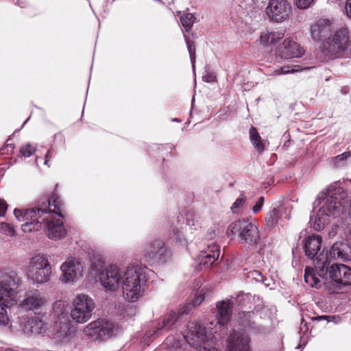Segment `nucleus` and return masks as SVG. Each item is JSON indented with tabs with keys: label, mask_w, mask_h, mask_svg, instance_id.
<instances>
[{
	"label": "nucleus",
	"mask_w": 351,
	"mask_h": 351,
	"mask_svg": "<svg viewBox=\"0 0 351 351\" xmlns=\"http://www.w3.org/2000/svg\"><path fill=\"white\" fill-rule=\"evenodd\" d=\"M62 203L60 199L53 194L51 197H43L38 202V207L25 210L15 209L14 214L20 221H24L21 229L24 232L38 231L43 223L47 237L53 240L64 237L66 231L62 219Z\"/></svg>",
	"instance_id": "obj_1"
},
{
	"label": "nucleus",
	"mask_w": 351,
	"mask_h": 351,
	"mask_svg": "<svg viewBox=\"0 0 351 351\" xmlns=\"http://www.w3.org/2000/svg\"><path fill=\"white\" fill-rule=\"evenodd\" d=\"M232 303L223 300L216 304L217 314L207 327H204L196 322H189L183 335L184 340L192 347L198 348L208 340H212L214 335L220 332L230 321L232 312Z\"/></svg>",
	"instance_id": "obj_2"
},
{
	"label": "nucleus",
	"mask_w": 351,
	"mask_h": 351,
	"mask_svg": "<svg viewBox=\"0 0 351 351\" xmlns=\"http://www.w3.org/2000/svg\"><path fill=\"white\" fill-rule=\"evenodd\" d=\"M346 193L341 187L330 186L326 192L319 194L314 207L321 206L315 217H311L310 223L314 230L319 231L330 221V218L339 217L344 208Z\"/></svg>",
	"instance_id": "obj_3"
},
{
	"label": "nucleus",
	"mask_w": 351,
	"mask_h": 351,
	"mask_svg": "<svg viewBox=\"0 0 351 351\" xmlns=\"http://www.w3.org/2000/svg\"><path fill=\"white\" fill-rule=\"evenodd\" d=\"M21 278L14 270H4L0 274V325L6 326L9 322L7 308L16 302Z\"/></svg>",
	"instance_id": "obj_4"
},
{
	"label": "nucleus",
	"mask_w": 351,
	"mask_h": 351,
	"mask_svg": "<svg viewBox=\"0 0 351 351\" xmlns=\"http://www.w3.org/2000/svg\"><path fill=\"white\" fill-rule=\"evenodd\" d=\"M145 269L138 265L128 266L123 272L121 283L123 297L128 302H136L145 291Z\"/></svg>",
	"instance_id": "obj_5"
},
{
	"label": "nucleus",
	"mask_w": 351,
	"mask_h": 351,
	"mask_svg": "<svg viewBox=\"0 0 351 351\" xmlns=\"http://www.w3.org/2000/svg\"><path fill=\"white\" fill-rule=\"evenodd\" d=\"M350 47L349 31L342 27L322 42L320 51L326 60H332L348 55Z\"/></svg>",
	"instance_id": "obj_6"
},
{
	"label": "nucleus",
	"mask_w": 351,
	"mask_h": 351,
	"mask_svg": "<svg viewBox=\"0 0 351 351\" xmlns=\"http://www.w3.org/2000/svg\"><path fill=\"white\" fill-rule=\"evenodd\" d=\"M226 234L231 239L238 234L241 243L248 247H254L261 239L258 226L250 219L237 220L231 223Z\"/></svg>",
	"instance_id": "obj_7"
},
{
	"label": "nucleus",
	"mask_w": 351,
	"mask_h": 351,
	"mask_svg": "<svg viewBox=\"0 0 351 351\" xmlns=\"http://www.w3.org/2000/svg\"><path fill=\"white\" fill-rule=\"evenodd\" d=\"M51 264L46 256L38 254L32 256L26 268V276L34 285H41L49 281L51 276Z\"/></svg>",
	"instance_id": "obj_8"
},
{
	"label": "nucleus",
	"mask_w": 351,
	"mask_h": 351,
	"mask_svg": "<svg viewBox=\"0 0 351 351\" xmlns=\"http://www.w3.org/2000/svg\"><path fill=\"white\" fill-rule=\"evenodd\" d=\"M315 267H306L304 272V281L312 288L319 289L327 283L328 267L329 260L324 250L320 252L315 259Z\"/></svg>",
	"instance_id": "obj_9"
},
{
	"label": "nucleus",
	"mask_w": 351,
	"mask_h": 351,
	"mask_svg": "<svg viewBox=\"0 0 351 351\" xmlns=\"http://www.w3.org/2000/svg\"><path fill=\"white\" fill-rule=\"evenodd\" d=\"M95 303L87 294L77 293L71 301L70 315L77 324H84L90 319Z\"/></svg>",
	"instance_id": "obj_10"
},
{
	"label": "nucleus",
	"mask_w": 351,
	"mask_h": 351,
	"mask_svg": "<svg viewBox=\"0 0 351 351\" xmlns=\"http://www.w3.org/2000/svg\"><path fill=\"white\" fill-rule=\"evenodd\" d=\"M330 279L324 284V289L328 294L337 293L340 285H351V268L343 264H333L328 267Z\"/></svg>",
	"instance_id": "obj_11"
},
{
	"label": "nucleus",
	"mask_w": 351,
	"mask_h": 351,
	"mask_svg": "<svg viewBox=\"0 0 351 351\" xmlns=\"http://www.w3.org/2000/svg\"><path fill=\"white\" fill-rule=\"evenodd\" d=\"M123 272L117 265H110L99 269L96 276L106 291H115L121 285Z\"/></svg>",
	"instance_id": "obj_12"
},
{
	"label": "nucleus",
	"mask_w": 351,
	"mask_h": 351,
	"mask_svg": "<svg viewBox=\"0 0 351 351\" xmlns=\"http://www.w3.org/2000/svg\"><path fill=\"white\" fill-rule=\"evenodd\" d=\"M201 345V347L195 348L199 351H221L215 347L207 348L206 346L208 341ZM227 351H251L250 338L249 335L243 332L233 330L227 339Z\"/></svg>",
	"instance_id": "obj_13"
},
{
	"label": "nucleus",
	"mask_w": 351,
	"mask_h": 351,
	"mask_svg": "<svg viewBox=\"0 0 351 351\" xmlns=\"http://www.w3.org/2000/svg\"><path fill=\"white\" fill-rule=\"evenodd\" d=\"M291 10L287 0H269L265 8V14L274 23H280L287 20Z\"/></svg>",
	"instance_id": "obj_14"
},
{
	"label": "nucleus",
	"mask_w": 351,
	"mask_h": 351,
	"mask_svg": "<svg viewBox=\"0 0 351 351\" xmlns=\"http://www.w3.org/2000/svg\"><path fill=\"white\" fill-rule=\"evenodd\" d=\"M60 280L63 283H73L83 276L82 264L75 258H67L60 266Z\"/></svg>",
	"instance_id": "obj_15"
},
{
	"label": "nucleus",
	"mask_w": 351,
	"mask_h": 351,
	"mask_svg": "<svg viewBox=\"0 0 351 351\" xmlns=\"http://www.w3.org/2000/svg\"><path fill=\"white\" fill-rule=\"evenodd\" d=\"M168 250L165 243L160 239L152 241L144 247V256L148 261L163 262L168 256Z\"/></svg>",
	"instance_id": "obj_16"
},
{
	"label": "nucleus",
	"mask_w": 351,
	"mask_h": 351,
	"mask_svg": "<svg viewBox=\"0 0 351 351\" xmlns=\"http://www.w3.org/2000/svg\"><path fill=\"white\" fill-rule=\"evenodd\" d=\"M48 300L38 289L25 293L24 299L20 302V307L25 311H37L42 310L47 304Z\"/></svg>",
	"instance_id": "obj_17"
},
{
	"label": "nucleus",
	"mask_w": 351,
	"mask_h": 351,
	"mask_svg": "<svg viewBox=\"0 0 351 351\" xmlns=\"http://www.w3.org/2000/svg\"><path fill=\"white\" fill-rule=\"evenodd\" d=\"M304 53L303 48L293 40L287 38L276 49V58L287 60L300 58Z\"/></svg>",
	"instance_id": "obj_18"
},
{
	"label": "nucleus",
	"mask_w": 351,
	"mask_h": 351,
	"mask_svg": "<svg viewBox=\"0 0 351 351\" xmlns=\"http://www.w3.org/2000/svg\"><path fill=\"white\" fill-rule=\"evenodd\" d=\"M333 23L326 19H319L315 21L310 27V34L312 39L319 42L327 39L332 33Z\"/></svg>",
	"instance_id": "obj_19"
},
{
	"label": "nucleus",
	"mask_w": 351,
	"mask_h": 351,
	"mask_svg": "<svg viewBox=\"0 0 351 351\" xmlns=\"http://www.w3.org/2000/svg\"><path fill=\"white\" fill-rule=\"evenodd\" d=\"M256 317L257 315L254 312L242 311L238 314V322L241 326L251 330L256 334H266L268 332L267 328L256 323Z\"/></svg>",
	"instance_id": "obj_20"
},
{
	"label": "nucleus",
	"mask_w": 351,
	"mask_h": 351,
	"mask_svg": "<svg viewBox=\"0 0 351 351\" xmlns=\"http://www.w3.org/2000/svg\"><path fill=\"white\" fill-rule=\"evenodd\" d=\"M220 254L219 247L212 243L209 245L205 251L201 252L198 256L199 269H206L209 268L219 258Z\"/></svg>",
	"instance_id": "obj_21"
},
{
	"label": "nucleus",
	"mask_w": 351,
	"mask_h": 351,
	"mask_svg": "<svg viewBox=\"0 0 351 351\" xmlns=\"http://www.w3.org/2000/svg\"><path fill=\"white\" fill-rule=\"evenodd\" d=\"M292 210V206L290 205L278 206L269 210L265 215L266 225L269 228L276 226L280 221L282 213H285V217L289 219L290 213Z\"/></svg>",
	"instance_id": "obj_22"
},
{
	"label": "nucleus",
	"mask_w": 351,
	"mask_h": 351,
	"mask_svg": "<svg viewBox=\"0 0 351 351\" xmlns=\"http://www.w3.org/2000/svg\"><path fill=\"white\" fill-rule=\"evenodd\" d=\"M329 263L332 259H340L343 261L351 259V248L343 242H336L330 247L329 253L326 252Z\"/></svg>",
	"instance_id": "obj_23"
},
{
	"label": "nucleus",
	"mask_w": 351,
	"mask_h": 351,
	"mask_svg": "<svg viewBox=\"0 0 351 351\" xmlns=\"http://www.w3.org/2000/svg\"><path fill=\"white\" fill-rule=\"evenodd\" d=\"M186 310H184L180 313L171 311L169 313L164 315L161 319V322H158L156 326V330L154 331V335H156L159 331L162 330H169L173 328V327H176L177 324L180 322L181 317L186 312Z\"/></svg>",
	"instance_id": "obj_24"
},
{
	"label": "nucleus",
	"mask_w": 351,
	"mask_h": 351,
	"mask_svg": "<svg viewBox=\"0 0 351 351\" xmlns=\"http://www.w3.org/2000/svg\"><path fill=\"white\" fill-rule=\"evenodd\" d=\"M285 36L283 31H263L259 36V43L264 47H270L275 45Z\"/></svg>",
	"instance_id": "obj_25"
},
{
	"label": "nucleus",
	"mask_w": 351,
	"mask_h": 351,
	"mask_svg": "<svg viewBox=\"0 0 351 351\" xmlns=\"http://www.w3.org/2000/svg\"><path fill=\"white\" fill-rule=\"evenodd\" d=\"M322 237L319 235H311L305 239L304 251L306 256L314 258L321 248Z\"/></svg>",
	"instance_id": "obj_26"
},
{
	"label": "nucleus",
	"mask_w": 351,
	"mask_h": 351,
	"mask_svg": "<svg viewBox=\"0 0 351 351\" xmlns=\"http://www.w3.org/2000/svg\"><path fill=\"white\" fill-rule=\"evenodd\" d=\"M75 329L69 323H61L60 328L56 333V338L62 343H67L71 341L75 337Z\"/></svg>",
	"instance_id": "obj_27"
},
{
	"label": "nucleus",
	"mask_w": 351,
	"mask_h": 351,
	"mask_svg": "<svg viewBox=\"0 0 351 351\" xmlns=\"http://www.w3.org/2000/svg\"><path fill=\"white\" fill-rule=\"evenodd\" d=\"M97 326H98V340L104 341L110 339L114 332V324L105 319H97Z\"/></svg>",
	"instance_id": "obj_28"
},
{
	"label": "nucleus",
	"mask_w": 351,
	"mask_h": 351,
	"mask_svg": "<svg viewBox=\"0 0 351 351\" xmlns=\"http://www.w3.org/2000/svg\"><path fill=\"white\" fill-rule=\"evenodd\" d=\"M310 67H303L299 64H289L276 69L274 71L273 75H286L310 69Z\"/></svg>",
	"instance_id": "obj_29"
},
{
	"label": "nucleus",
	"mask_w": 351,
	"mask_h": 351,
	"mask_svg": "<svg viewBox=\"0 0 351 351\" xmlns=\"http://www.w3.org/2000/svg\"><path fill=\"white\" fill-rule=\"evenodd\" d=\"M250 138L251 143L258 152H263L265 150V143L258 133L254 127H251L250 129Z\"/></svg>",
	"instance_id": "obj_30"
},
{
	"label": "nucleus",
	"mask_w": 351,
	"mask_h": 351,
	"mask_svg": "<svg viewBox=\"0 0 351 351\" xmlns=\"http://www.w3.org/2000/svg\"><path fill=\"white\" fill-rule=\"evenodd\" d=\"M32 335H45L48 330V324L38 317H33Z\"/></svg>",
	"instance_id": "obj_31"
},
{
	"label": "nucleus",
	"mask_w": 351,
	"mask_h": 351,
	"mask_svg": "<svg viewBox=\"0 0 351 351\" xmlns=\"http://www.w3.org/2000/svg\"><path fill=\"white\" fill-rule=\"evenodd\" d=\"M33 317L21 316L18 319L19 329L26 335H32Z\"/></svg>",
	"instance_id": "obj_32"
},
{
	"label": "nucleus",
	"mask_w": 351,
	"mask_h": 351,
	"mask_svg": "<svg viewBox=\"0 0 351 351\" xmlns=\"http://www.w3.org/2000/svg\"><path fill=\"white\" fill-rule=\"evenodd\" d=\"M97 322L93 321L87 324L83 329V335L92 340H98V326Z\"/></svg>",
	"instance_id": "obj_33"
},
{
	"label": "nucleus",
	"mask_w": 351,
	"mask_h": 351,
	"mask_svg": "<svg viewBox=\"0 0 351 351\" xmlns=\"http://www.w3.org/2000/svg\"><path fill=\"white\" fill-rule=\"evenodd\" d=\"M351 158V152H346L339 154L332 159V165L335 168L343 167L348 164V161Z\"/></svg>",
	"instance_id": "obj_34"
},
{
	"label": "nucleus",
	"mask_w": 351,
	"mask_h": 351,
	"mask_svg": "<svg viewBox=\"0 0 351 351\" xmlns=\"http://www.w3.org/2000/svg\"><path fill=\"white\" fill-rule=\"evenodd\" d=\"M53 312L59 319L64 317L66 313V304L62 300L56 301L53 304Z\"/></svg>",
	"instance_id": "obj_35"
},
{
	"label": "nucleus",
	"mask_w": 351,
	"mask_h": 351,
	"mask_svg": "<svg viewBox=\"0 0 351 351\" xmlns=\"http://www.w3.org/2000/svg\"><path fill=\"white\" fill-rule=\"evenodd\" d=\"M195 21V16L192 13H185L180 16V22L186 32L189 31Z\"/></svg>",
	"instance_id": "obj_36"
},
{
	"label": "nucleus",
	"mask_w": 351,
	"mask_h": 351,
	"mask_svg": "<svg viewBox=\"0 0 351 351\" xmlns=\"http://www.w3.org/2000/svg\"><path fill=\"white\" fill-rule=\"evenodd\" d=\"M205 294L206 291L204 288L197 290L196 293L195 294V297L192 300L191 303H189V306H187L186 308H189L190 306L195 307L200 305L205 299Z\"/></svg>",
	"instance_id": "obj_37"
},
{
	"label": "nucleus",
	"mask_w": 351,
	"mask_h": 351,
	"mask_svg": "<svg viewBox=\"0 0 351 351\" xmlns=\"http://www.w3.org/2000/svg\"><path fill=\"white\" fill-rule=\"evenodd\" d=\"M245 204V197L243 194H241L239 197L237 198L235 202L231 206V210L233 213H239L242 208L244 207Z\"/></svg>",
	"instance_id": "obj_38"
},
{
	"label": "nucleus",
	"mask_w": 351,
	"mask_h": 351,
	"mask_svg": "<svg viewBox=\"0 0 351 351\" xmlns=\"http://www.w3.org/2000/svg\"><path fill=\"white\" fill-rule=\"evenodd\" d=\"M183 343V341L180 339H176L173 336H169L167 337L165 341V344L171 348L177 349L181 348Z\"/></svg>",
	"instance_id": "obj_39"
},
{
	"label": "nucleus",
	"mask_w": 351,
	"mask_h": 351,
	"mask_svg": "<svg viewBox=\"0 0 351 351\" xmlns=\"http://www.w3.org/2000/svg\"><path fill=\"white\" fill-rule=\"evenodd\" d=\"M0 232L7 236L14 237L15 235V230L14 227L8 223H0Z\"/></svg>",
	"instance_id": "obj_40"
},
{
	"label": "nucleus",
	"mask_w": 351,
	"mask_h": 351,
	"mask_svg": "<svg viewBox=\"0 0 351 351\" xmlns=\"http://www.w3.org/2000/svg\"><path fill=\"white\" fill-rule=\"evenodd\" d=\"M184 40L187 46L188 51L190 56L191 62L193 67H195V47L194 45L190 43L189 38L184 35Z\"/></svg>",
	"instance_id": "obj_41"
},
{
	"label": "nucleus",
	"mask_w": 351,
	"mask_h": 351,
	"mask_svg": "<svg viewBox=\"0 0 351 351\" xmlns=\"http://www.w3.org/2000/svg\"><path fill=\"white\" fill-rule=\"evenodd\" d=\"M317 0H295V5L300 10H306L315 5Z\"/></svg>",
	"instance_id": "obj_42"
},
{
	"label": "nucleus",
	"mask_w": 351,
	"mask_h": 351,
	"mask_svg": "<svg viewBox=\"0 0 351 351\" xmlns=\"http://www.w3.org/2000/svg\"><path fill=\"white\" fill-rule=\"evenodd\" d=\"M35 151L36 148L31 144L27 143L21 147L20 153L25 157H29L35 152Z\"/></svg>",
	"instance_id": "obj_43"
},
{
	"label": "nucleus",
	"mask_w": 351,
	"mask_h": 351,
	"mask_svg": "<svg viewBox=\"0 0 351 351\" xmlns=\"http://www.w3.org/2000/svg\"><path fill=\"white\" fill-rule=\"evenodd\" d=\"M247 278H251L256 282H263L264 277L261 272L258 270H252L247 273Z\"/></svg>",
	"instance_id": "obj_44"
},
{
	"label": "nucleus",
	"mask_w": 351,
	"mask_h": 351,
	"mask_svg": "<svg viewBox=\"0 0 351 351\" xmlns=\"http://www.w3.org/2000/svg\"><path fill=\"white\" fill-rule=\"evenodd\" d=\"M239 5L243 9L252 10L255 8L256 2L255 0L240 1Z\"/></svg>",
	"instance_id": "obj_45"
},
{
	"label": "nucleus",
	"mask_w": 351,
	"mask_h": 351,
	"mask_svg": "<svg viewBox=\"0 0 351 351\" xmlns=\"http://www.w3.org/2000/svg\"><path fill=\"white\" fill-rule=\"evenodd\" d=\"M264 200L265 199L263 197H260L258 198V201L256 202L255 205L252 208L254 213H257L261 210L264 204Z\"/></svg>",
	"instance_id": "obj_46"
},
{
	"label": "nucleus",
	"mask_w": 351,
	"mask_h": 351,
	"mask_svg": "<svg viewBox=\"0 0 351 351\" xmlns=\"http://www.w3.org/2000/svg\"><path fill=\"white\" fill-rule=\"evenodd\" d=\"M8 208V204L6 202L0 199V217H3Z\"/></svg>",
	"instance_id": "obj_47"
},
{
	"label": "nucleus",
	"mask_w": 351,
	"mask_h": 351,
	"mask_svg": "<svg viewBox=\"0 0 351 351\" xmlns=\"http://www.w3.org/2000/svg\"><path fill=\"white\" fill-rule=\"evenodd\" d=\"M53 152H54L53 149L51 148L49 150H48V152L45 154V165H47L48 167H49V162L50 159L53 157Z\"/></svg>",
	"instance_id": "obj_48"
},
{
	"label": "nucleus",
	"mask_w": 351,
	"mask_h": 351,
	"mask_svg": "<svg viewBox=\"0 0 351 351\" xmlns=\"http://www.w3.org/2000/svg\"><path fill=\"white\" fill-rule=\"evenodd\" d=\"M173 234H174L173 239L176 242H180L181 244H182L184 242V239L182 237V234L178 230H176V232L174 231Z\"/></svg>",
	"instance_id": "obj_49"
},
{
	"label": "nucleus",
	"mask_w": 351,
	"mask_h": 351,
	"mask_svg": "<svg viewBox=\"0 0 351 351\" xmlns=\"http://www.w3.org/2000/svg\"><path fill=\"white\" fill-rule=\"evenodd\" d=\"M346 10L348 16L351 19V0H347Z\"/></svg>",
	"instance_id": "obj_50"
},
{
	"label": "nucleus",
	"mask_w": 351,
	"mask_h": 351,
	"mask_svg": "<svg viewBox=\"0 0 351 351\" xmlns=\"http://www.w3.org/2000/svg\"><path fill=\"white\" fill-rule=\"evenodd\" d=\"M204 79L206 82H210L215 80V77L213 74H208L204 77Z\"/></svg>",
	"instance_id": "obj_51"
},
{
	"label": "nucleus",
	"mask_w": 351,
	"mask_h": 351,
	"mask_svg": "<svg viewBox=\"0 0 351 351\" xmlns=\"http://www.w3.org/2000/svg\"><path fill=\"white\" fill-rule=\"evenodd\" d=\"M316 320H321V319H327L328 322H330L331 321V317L330 316H326V315H322V316H318L317 317L315 318Z\"/></svg>",
	"instance_id": "obj_52"
},
{
	"label": "nucleus",
	"mask_w": 351,
	"mask_h": 351,
	"mask_svg": "<svg viewBox=\"0 0 351 351\" xmlns=\"http://www.w3.org/2000/svg\"><path fill=\"white\" fill-rule=\"evenodd\" d=\"M19 1L20 0H17L16 4H19L21 7H23V5L19 4Z\"/></svg>",
	"instance_id": "obj_53"
}]
</instances>
